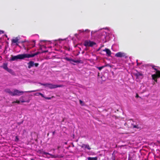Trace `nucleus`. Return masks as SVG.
<instances>
[{
    "mask_svg": "<svg viewBox=\"0 0 160 160\" xmlns=\"http://www.w3.org/2000/svg\"><path fill=\"white\" fill-rule=\"evenodd\" d=\"M37 54H19L16 56L11 55V57L10 58V61H14L18 59H23L25 58H29L31 57H33Z\"/></svg>",
    "mask_w": 160,
    "mask_h": 160,
    "instance_id": "obj_1",
    "label": "nucleus"
},
{
    "mask_svg": "<svg viewBox=\"0 0 160 160\" xmlns=\"http://www.w3.org/2000/svg\"><path fill=\"white\" fill-rule=\"evenodd\" d=\"M40 84L42 85L45 86L46 87H47L50 89H52L58 87H63V85H58L55 84H53L51 83H41Z\"/></svg>",
    "mask_w": 160,
    "mask_h": 160,
    "instance_id": "obj_2",
    "label": "nucleus"
},
{
    "mask_svg": "<svg viewBox=\"0 0 160 160\" xmlns=\"http://www.w3.org/2000/svg\"><path fill=\"white\" fill-rule=\"evenodd\" d=\"M37 91H38V90L23 92V91H20L17 89H15V90H14L13 92V94H12V96H19L21 95L24 92H35Z\"/></svg>",
    "mask_w": 160,
    "mask_h": 160,
    "instance_id": "obj_3",
    "label": "nucleus"
},
{
    "mask_svg": "<svg viewBox=\"0 0 160 160\" xmlns=\"http://www.w3.org/2000/svg\"><path fill=\"white\" fill-rule=\"evenodd\" d=\"M110 37L109 34L106 32L103 31L102 33L101 36V38L104 42H106L109 40Z\"/></svg>",
    "mask_w": 160,
    "mask_h": 160,
    "instance_id": "obj_4",
    "label": "nucleus"
},
{
    "mask_svg": "<svg viewBox=\"0 0 160 160\" xmlns=\"http://www.w3.org/2000/svg\"><path fill=\"white\" fill-rule=\"evenodd\" d=\"M152 68L156 71V74H153L152 75V79L154 80L156 82H157V78L160 77V71L158 70L156 68H154V67Z\"/></svg>",
    "mask_w": 160,
    "mask_h": 160,
    "instance_id": "obj_5",
    "label": "nucleus"
},
{
    "mask_svg": "<svg viewBox=\"0 0 160 160\" xmlns=\"http://www.w3.org/2000/svg\"><path fill=\"white\" fill-rule=\"evenodd\" d=\"M95 44V43L90 41H86L84 43V45L86 46H92Z\"/></svg>",
    "mask_w": 160,
    "mask_h": 160,
    "instance_id": "obj_6",
    "label": "nucleus"
},
{
    "mask_svg": "<svg viewBox=\"0 0 160 160\" xmlns=\"http://www.w3.org/2000/svg\"><path fill=\"white\" fill-rule=\"evenodd\" d=\"M126 54L123 52H118L115 54V56L118 58H122L126 56Z\"/></svg>",
    "mask_w": 160,
    "mask_h": 160,
    "instance_id": "obj_7",
    "label": "nucleus"
},
{
    "mask_svg": "<svg viewBox=\"0 0 160 160\" xmlns=\"http://www.w3.org/2000/svg\"><path fill=\"white\" fill-rule=\"evenodd\" d=\"M20 39L19 37H16L12 40V43H16L17 45H18V43Z\"/></svg>",
    "mask_w": 160,
    "mask_h": 160,
    "instance_id": "obj_8",
    "label": "nucleus"
},
{
    "mask_svg": "<svg viewBox=\"0 0 160 160\" xmlns=\"http://www.w3.org/2000/svg\"><path fill=\"white\" fill-rule=\"evenodd\" d=\"M135 75L138 78L142 79L143 78V74L140 72H138L135 73Z\"/></svg>",
    "mask_w": 160,
    "mask_h": 160,
    "instance_id": "obj_9",
    "label": "nucleus"
},
{
    "mask_svg": "<svg viewBox=\"0 0 160 160\" xmlns=\"http://www.w3.org/2000/svg\"><path fill=\"white\" fill-rule=\"evenodd\" d=\"M65 59L66 60H67L68 61H70V62H74L78 63V62H79V61L78 60H74L73 59H72L71 58H67V57L65 58Z\"/></svg>",
    "mask_w": 160,
    "mask_h": 160,
    "instance_id": "obj_10",
    "label": "nucleus"
},
{
    "mask_svg": "<svg viewBox=\"0 0 160 160\" xmlns=\"http://www.w3.org/2000/svg\"><path fill=\"white\" fill-rule=\"evenodd\" d=\"M81 147L82 148L87 149L89 150L91 149V148L88 144H82L81 146Z\"/></svg>",
    "mask_w": 160,
    "mask_h": 160,
    "instance_id": "obj_11",
    "label": "nucleus"
},
{
    "mask_svg": "<svg viewBox=\"0 0 160 160\" xmlns=\"http://www.w3.org/2000/svg\"><path fill=\"white\" fill-rule=\"evenodd\" d=\"M103 51L106 52L108 56H111V52L109 49L107 48H106L104 50H103Z\"/></svg>",
    "mask_w": 160,
    "mask_h": 160,
    "instance_id": "obj_12",
    "label": "nucleus"
},
{
    "mask_svg": "<svg viewBox=\"0 0 160 160\" xmlns=\"http://www.w3.org/2000/svg\"><path fill=\"white\" fill-rule=\"evenodd\" d=\"M28 67L30 69L34 65V62L33 61H31L28 63Z\"/></svg>",
    "mask_w": 160,
    "mask_h": 160,
    "instance_id": "obj_13",
    "label": "nucleus"
},
{
    "mask_svg": "<svg viewBox=\"0 0 160 160\" xmlns=\"http://www.w3.org/2000/svg\"><path fill=\"white\" fill-rule=\"evenodd\" d=\"M5 91L7 93H8L11 96L12 95L13 92L11 91L9 89L7 88L5 90Z\"/></svg>",
    "mask_w": 160,
    "mask_h": 160,
    "instance_id": "obj_14",
    "label": "nucleus"
},
{
    "mask_svg": "<svg viewBox=\"0 0 160 160\" xmlns=\"http://www.w3.org/2000/svg\"><path fill=\"white\" fill-rule=\"evenodd\" d=\"M2 67L5 70H7L8 68L7 67V64L6 63H4L3 64V65L2 66Z\"/></svg>",
    "mask_w": 160,
    "mask_h": 160,
    "instance_id": "obj_15",
    "label": "nucleus"
},
{
    "mask_svg": "<svg viewBox=\"0 0 160 160\" xmlns=\"http://www.w3.org/2000/svg\"><path fill=\"white\" fill-rule=\"evenodd\" d=\"M79 32H86V33H89L90 32V30L88 29H86L85 31L84 30H79Z\"/></svg>",
    "mask_w": 160,
    "mask_h": 160,
    "instance_id": "obj_16",
    "label": "nucleus"
},
{
    "mask_svg": "<svg viewBox=\"0 0 160 160\" xmlns=\"http://www.w3.org/2000/svg\"><path fill=\"white\" fill-rule=\"evenodd\" d=\"M41 153V154H45V155H47V154H48V155H50V156H51L52 157L53 156L51 154H50L48 153H47V152H46L44 151H40V152Z\"/></svg>",
    "mask_w": 160,
    "mask_h": 160,
    "instance_id": "obj_17",
    "label": "nucleus"
},
{
    "mask_svg": "<svg viewBox=\"0 0 160 160\" xmlns=\"http://www.w3.org/2000/svg\"><path fill=\"white\" fill-rule=\"evenodd\" d=\"M88 160H97L98 159L97 157H95V158H91V157H88L87 158Z\"/></svg>",
    "mask_w": 160,
    "mask_h": 160,
    "instance_id": "obj_18",
    "label": "nucleus"
},
{
    "mask_svg": "<svg viewBox=\"0 0 160 160\" xmlns=\"http://www.w3.org/2000/svg\"><path fill=\"white\" fill-rule=\"evenodd\" d=\"M22 97H21L20 98V102H29V100H28L27 101H25L23 100H22Z\"/></svg>",
    "mask_w": 160,
    "mask_h": 160,
    "instance_id": "obj_19",
    "label": "nucleus"
},
{
    "mask_svg": "<svg viewBox=\"0 0 160 160\" xmlns=\"http://www.w3.org/2000/svg\"><path fill=\"white\" fill-rule=\"evenodd\" d=\"M7 71L11 73H13V71L12 70H11V69H9L8 68V69L7 70Z\"/></svg>",
    "mask_w": 160,
    "mask_h": 160,
    "instance_id": "obj_20",
    "label": "nucleus"
},
{
    "mask_svg": "<svg viewBox=\"0 0 160 160\" xmlns=\"http://www.w3.org/2000/svg\"><path fill=\"white\" fill-rule=\"evenodd\" d=\"M105 66H102L100 67H97V68L99 70H101Z\"/></svg>",
    "mask_w": 160,
    "mask_h": 160,
    "instance_id": "obj_21",
    "label": "nucleus"
},
{
    "mask_svg": "<svg viewBox=\"0 0 160 160\" xmlns=\"http://www.w3.org/2000/svg\"><path fill=\"white\" fill-rule=\"evenodd\" d=\"M98 32V31L96 30L94 31H92L91 32V34L92 35V34H93L94 33H96Z\"/></svg>",
    "mask_w": 160,
    "mask_h": 160,
    "instance_id": "obj_22",
    "label": "nucleus"
},
{
    "mask_svg": "<svg viewBox=\"0 0 160 160\" xmlns=\"http://www.w3.org/2000/svg\"><path fill=\"white\" fill-rule=\"evenodd\" d=\"M79 102L82 105H83V103L82 100H79Z\"/></svg>",
    "mask_w": 160,
    "mask_h": 160,
    "instance_id": "obj_23",
    "label": "nucleus"
},
{
    "mask_svg": "<svg viewBox=\"0 0 160 160\" xmlns=\"http://www.w3.org/2000/svg\"><path fill=\"white\" fill-rule=\"evenodd\" d=\"M133 128H139V127H138V125H133Z\"/></svg>",
    "mask_w": 160,
    "mask_h": 160,
    "instance_id": "obj_24",
    "label": "nucleus"
},
{
    "mask_svg": "<svg viewBox=\"0 0 160 160\" xmlns=\"http://www.w3.org/2000/svg\"><path fill=\"white\" fill-rule=\"evenodd\" d=\"M18 136H16L15 137V141H18Z\"/></svg>",
    "mask_w": 160,
    "mask_h": 160,
    "instance_id": "obj_25",
    "label": "nucleus"
},
{
    "mask_svg": "<svg viewBox=\"0 0 160 160\" xmlns=\"http://www.w3.org/2000/svg\"><path fill=\"white\" fill-rule=\"evenodd\" d=\"M39 64L38 63H34V65L35 66V67H37L38 65Z\"/></svg>",
    "mask_w": 160,
    "mask_h": 160,
    "instance_id": "obj_26",
    "label": "nucleus"
},
{
    "mask_svg": "<svg viewBox=\"0 0 160 160\" xmlns=\"http://www.w3.org/2000/svg\"><path fill=\"white\" fill-rule=\"evenodd\" d=\"M39 95H40L42 97H43V98H45V97L44 96L43 94H42L40 93V94H39Z\"/></svg>",
    "mask_w": 160,
    "mask_h": 160,
    "instance_id": "obj_27",
    "label": "nucleus"
},
{
    "mask_svg": "<svg viewBox=\"0 0 160 160\" xmlns=\"http://www.w3.org/2000/svg\"><path fill=\"white\" fill-rule=\"evenodd\" d=\"M45 98L47 99H48V100H49V99H51V98H50V97H45Z\"/></svg>",
    "mask_w": 160,
    "mask_h": 160,
    "instance_id": "obj_28",
    "label": "nucleus"
},
{
    "mask_svg": "<svg viewBox=\"0 0 160 160\" xmlns=\"http://www.w3.org/2000/svg\"><path fill=\"white\" fill-rule=\"evenodd\" d=\"M39 94H40V93L39 92L36 93L35 94V95L36 96H38L39 95Z\"/></svg>",
    "mask_w": 160,
    "mask_h": 160,
    "instance_id": "obj_29",
    "label": "nucleus"
},
{
    "mask_svg": "<svg viewBox=\"0 0 160 160\" xmlns=\"http://www.w3.org/2000/svg\"><path fill=\"white\" fill-rule=\"evenodd\" d=\"M4 33V31L2 30H0V34Z\"/></svg>",
    "mask_w": 160,
    "mask_h": 160,
    "instance_id": "obj_30",
    "label": "nucleus"
},
{
    "mask_svg": "<svg viewBox=\"0 0 160 160\" xmlns=\"http://www.w3.org/2000/svg\"><path fill=\"white\" fill-rule=\"evenodd\" d=\"M15 102L19 104L20 102V101L19 100H16V101Z\"/></svg>",
    "mask_w": 160,
    "mask_h": 160,
    "instance_id": "obj_31",
    "label": "nucleus"
},
{
    "mask_svg": "<svg viewBox=\"0 0 160 160\" xmlns=\"http://www.w3.org/2000/svg\"><path fill=\"white\" fill-rule=\"evenodd\" d=\"M138 60H137V64L138 65H140L141 64V63H138Z\"/></svg>",
    "mask_w": 160,
    "mask_h": 160,
    "instance_id": "obj_32",
    "label": "nucleus"
},
{
    "mask_svg": "<svg viewBox=\"0 0 160 160\" xmlns=\"http://www.w3.org/2000/svg\"><path fill=\"white\" fill-rule=\"evenodd\" d=\"M138 94H137L136 96V98H138Z\"/></svg>",
    "mask_w": 160,
    "mask_h": 160,
    "instance_id": "obj_33",
    "label": "nucleus"
},
{
    "mask_svg": "<svg viewBox=\"0 0 160 160\" xmlns=\"http://www.w3.org/2000/svg\"><path fill=\"white\" fill-rule=\"evenodd\" d=\"M15 102H16V101H14L13 102H12V103H16Z\"/></svg>",
    "mask_w": 160,
    "mask_h": 160,
    "instance_id": "obj_34",
    "label": "nucleus"
},
{
    "mask_svg": "<svg viewBox=\"0 0 160 160\" xmlns=\"http://www.w3.org/2000/svg\"><path fill=\"white\" fill-rule=\"evenodd\" d=\"M31 160H33V159H31Z\"/></svg>",
    "mask_w": 160,
    "mask_h": 160,
    "instance_id": "obj_35",
    "label": "nucleus"
}]
</instances>
